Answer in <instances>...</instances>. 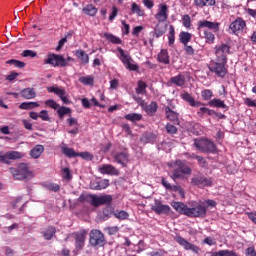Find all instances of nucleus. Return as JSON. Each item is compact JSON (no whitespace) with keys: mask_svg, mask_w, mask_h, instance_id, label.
<instances>
[{"mask_svg":"<svg viewBox=\"0 0 256 256\" xmlns=\"http://www.w3.org/2000/svg\"><path fill=\"white\" fill-rule=\"evenodd\" d=\"M173 209L180 213L181 215H186V217L194 218H205L207 217V208L217 207V202L215 200H205V201H192L189 203L190 207L185 205L183 202H172Z\"/></svg>","mask_w":256,"mask_h":256,"instance_id":"1","label":"nucleus"},{"mask_svg":"<svg viewBox=\"0 0 256 256\" xmlns=\"http://www.w3.org/2000/svg\"><path fill=\"white\" fill-rule=\"evenodd\" d=\"M219 25V22L200 20L197 27L200 39H204L208 45H213L215 43V33L219 31Z\"/></svg>","mask_w":256,"mask_h":256,"instance_id":"2","label":"nucleus"},{"mask_svg":"<svg viewBox=\"0 0 256 256\" xmlns=\"http://www.w3.org/2000/svg\"><path fill=\"white\" fill-rule=\"evenodd\" d=\"M80 203H89L92 207H101V205H111L113 203V196L95 194H82L79 197Z\"/></svg>","mask_w":256,"mask_h":256,"instance_id":"3","label":"nucleus"},{"mask_svg":"<svg viewBox=\"0 0 256 256\" xmlns=\"http://www.w3.org/2000/svg\"><path fill=\"white\" fill-rule=\"evenodd\" d=\"M10 173L16 181H23L33 177V172L29 170L27 163H20L16 168L10 167Z\"/></svg>","mask_w":256,"mask_h":256,"instance_id":"4","label":"nucleus"},{"mask_svg":"<svg viewBox=\"0 0 256 256\" xmlns=\"http://www.w3.org/2000/svg\"><path fill=\"white\" fill-rule=\"evenodd\" d=\"M192 170L185 162L176 160L174 164V170L171 178L175 181L176 179H185V175H191Z\"/></svg>","mask_w":256,"mask_h":256,"instance_id":"5","label":"nucleus"},{"mask_svg":"<svg viewBox=\"0 0 256 256\" xmlns=\"http://www.w3.org/2000/svg\"><path fill=\"white\" fill-rule=\"evenodd\" d=\"M87 230H80L68 235L67 239H74L75 240V249L76 251H82L85 247V241H87Z\"/></svg>","mask_w":256,"mask_h":256,"instance_id":"6","label":"nucleus"},{"mask_svg":"<svg viewBox=\"0 0 256 256\" xmlns=\"http://www.w3.org/2000/svg\"><path fill=\"white\" fill-rule=\"evenodd\" d=\"M209 70L214 73L216 77L223 79L227 73H229L227 68V62H219L217 60L212 61L209 65Z\"/></svg>","mask_w":256,"mask_h":256,"instance_id":"7","label":"nucleus"},{"mask_svg":"<svg viewBox=\"0 0 256 256\" xmlns=\"http://www.w3.org/2000/svg\"><path fill=\"white\" fill-rule=\"evenodd\" d=\"M194 145L201 153H215L217 149L213 141L205 138L195 140Z\"/></svg>","mask_w":256,"mask_h":256,"instance_id":"8","label":"nucleus"},{"mask_svg":"<svg viewBox=\"0 0 256 256\" xmlns=\"http://www.w3.org/2000/svg\"><path fill=\"white\" fill-rule=\"evenodd\" d=\"M216 60L219 62L227 63V56L231 55V46L227 44L217 45L214 48Z\"/></svg>","mask_w":256,"mask_h":256,"instance_id":"9","label":"nucleus"},{"mask_svg":"<svg viewBox=\"0 0 256 256\" xmlns=\"http://www.w3.org/2000/svg\"><path fill=\"white\" fill-rule=\"evenodd\" d=\"M117 51L119 53L118 57L120 61H122V63L126 65L127 69H129L130 71H137V69H139V66L137 64L132 63L133 58H131L128 53H125V50H123V48L118 47Z\"/></svg>","mask_w":256,"mask_h":256,"instance_id":"10","label":"nucleus"},{"mask_svg":"<svg viewBox=\"0 0 256 256\" xmlns=\"http://www.w3.org/2000/svg\"><path fill=\"white\" fill-rule=\"evenodd\" d=\"M89 243L92 247H103L105 245V235L97 229L92 230L90 232Z\"/></svg>","mask_w":256,"mask_h":256,"instance_id":"11","label":"nucleus"},{"mask_svg":"<svg viewBox=\"0 0 256 256\" xmlns=\"http://www.w3.org/2000/svg\"><path fill=\"white\" fill-rule=\"evenodd\" d=\"M174 240L176 241V243H178V245H181V247H183L186 251H192L196 255H199L201 251V248H199V246L191 244L189 241L185 240V238L181 236H176Z\"/></svg>","mask_w":256,"mask_h":256,"instance_id":"12","label":"nucleus"},{"mask_svg":"<svg viewBox=\"0 0 256 256\" xmlns=\"http://www.w3.org/2000/svg\"><path fill=\"white\" fill-rule=\"evenodd\" d=\"M48 65H53L54 67H65V58L63 55L48 54V58L44 60Z\"/></svg>","mask_w":256,"mask_h":256,"instance_id":"13","label":"nucleus"},{"mask_svg":"<svg viewBox=\"0 0 256 256\" xmlns=\"http://www.w3.org/2000/svg\"><path fill=\"white\" fill-rule=\"evenodd\" d=\"M155 19H157L159 23H165V21L169 19V6H167V4H160L158 6V12L155 15Z\"/></svg>","mask_w":256,"mask_h":256,"instance_id":"14","label":"nucleus"},{"mask_svg":"<svg viewBox=\"0 0 256 256\" xmlns=\"http://www.w3.org/2000/svg\"><path fill=\"white\" fill-rule=\"evenodd\" d=\"M161 183L163 187H165V189H167L168 191H174L175 193H178V195H180L181 199H185V189H183V187L179 185H171V183H169V181H167V179L165 178L161 179Z\"/></svg>","mask_w":256,"mask_h":256,"instance_id":"15","label":"nucleus"},{"mask_svg":"<svg viewBox=\"0 0 256 256\" xmlns=\"http://www.w3.org/2000/svg\"><path fill=\"white\" fill-rule=\"evenodd\" d=\"M246 25L247 24L242 18H237L230 24L229 29L234 35H239V33L245 29Z\"/></svg>","mask_w":256,"mask_h":256,"instance_id":"16","label":"nucleus"},{"mask_svg":"<svg viewBox=\"0 0 256 256\" xmlns=\"http://www.w3.org/2000/svg\"><path fill=\"white\" fill-rule=\"evenodd\" d=\"M45 105L47 107H50L51 109H54V111H57L60 119H63V117H65V106H60L59 104H57V102H55V100L53 99H49L45 101Z\"/></svg>","mask_w":256,"mask_h":256,"instance_id":"17","label":"nucleus"},{"mask_svg":"<svg viewBox=\"0 0 256 256\" xmlns=\"http://www.w3.org/2000/svg\"><path fill=\"white\" fill-rule=\"evenodd\" d=\"M98 171L102 175H119V170L111 164H103L99 166Z\"/></svg>","mask_w":256,"mask_h":256,"instance_id":"18","label":"nucleus"},{"mask_svg":"<svg viewBox=\"0 0 256 256\" xmlns=\"http://www.w3.org/2000/svg\"><path fill=\"white\" fill-rule=\"evenodd\" d=\"M67 131L70 135H77L79 133V122L76 118L69 117L67 119Z\"/></svg>","mask_w":256,"mask_h":256,"instance_id":"19","label":"nucleus"},{"mask_svg":"<svg viewBox=\"0 0 256 256\" xmlns=\"http://www.w3.org/2000/svg\"><path fill=\"white\" fill-rule=\"evenodd\" d=\"M191 183L197 187H209V185H211V180L205 176H195L192 178Z\"/></svg>","mask_w":256,"mask_h":256,"instance_id":"20","label":"nucleus"},{"mask_svg":"<svg viewBox=\"0 0 256 256\" xmlns=\"http://www.w3.org/2000/svg\"><path fill=\"white\" fill-rule=\"evenodd\" d=\"M152 209L158 215H161V213L167 214L169 211H171V207H169V205H163L159 200H155V204L152 206Z\"/></svg>","mask_w":256,"mask_h":256,"instance_id":"21","label":"nucleus"},{"mask_svg":"<svg viewBox=\"0 0 256 256\" xmlns=\"http://www.w3.org/2000/svg\"><path fill=\"white\" fill-rule=\"evenodd\" d=\"M114 160L116 161V163L126 166L127 163H129V153L118 152V153L114 154Z\"/></svg>","mask_w":256,"mask_h":256,"instance_id":"22","label":"nucleus"},{"mask_svg":"<svg viewBox=\"0 0 256 256\" xmlns=\"http://www.w3.org/2000/svg\"><path fill=\"white\" fill-rule=\"evenodd\" d=\"M142 109L146 111L149 117H153V115L157 113V109H159V106L157 105V102L152 101L150 104L145 103Z\"/></svg>","mask_w":256,"mask_h":256,"instance_id":"23","label":"nucleus"},{"mask_svg":"<svg viewBox=\"0 0 256 256\" xmlns=\"http://www.w3.org/2000/svg\"><path fill=\"white\" fill-rule=\"evenodd\" d=\"M181 97L184 101H187L191 107H201V102L195 101V98H193V96L188 92L182 94Z\"/></svg>","mask_w":256,"mask_h":256,"instance_id":"24","label":"nucleus"},{"mask_svg":"<svg viewBox=\"0 0 256 256\" xmlns=\"http://www.w3.org/2000/svg\"><path fill=\"white\" fill-rule=\"evenodd\" d=\"M43 151H45V147L41 144H38L31 149L30 156H32L33 159H39V157H41L43 154Z\"/></svg>","mask_w":256,"mask_h":256,"instance_id":"25","label":"nucleus"},{"mask_svg":"<svg viewBox=\"0 0 256 256\" xmlns=\"http://www.w3.org/2000/svg\"><path fill=\"white\" fill-rule=\"evenodd\" d=\"M21 97L23 99H35L37 97V93L33 88H25L20 92Z\"/></svg>","mask_w":256,"mask_h":256,"instance_id":"26","label":"nucleus"},{"mask_svg":"<svg viewBox=\"0 0 256 256\" xmlns=\"http://www.w3.org/2000/svg\"><path fill=\"white\" fill-rule=\"evenodd\" d=\"M165 115L168 121H179V114L173 110L169 106L165 107Z\"/></svg>","mask_w":256,"mask_h":256,"instance_id":"27","label":"nucleus"},{"mask_svg":"<svg viewBox=\"0 0 256 256\" xmlns=\"http://www.w3.org/2000/svg\"><path fill=\"white\" fill-rule=\"evenodd\" d=\"M169 83H172V85H176V87H183L185 85V76H183V74L174 76L170 78Z\"/></svg>","mask_w":256,"mask_h":256,"instance_id":"28","label":"nucleus"},{"mask_svg":"<svg viewBox=\"0 0 256 256\" xmlns=\"http://www.w3.org/2000/svg\"><path fill=\"white\" fill-rule=\"evenodd\" d=\"M47 91L49 93H55V95H58V97H60L61 101H63V103H65V91L59 87H48Z\"/></svg>","mask_w":256,"mask_h":256,"instance_id":"29","label":"nucleus"},{"mask_svg":"<svg viewBox=\"0 0 256 256\" xmlns=\"http://www.w3.org/2000/svg\"><path fill=\"white\" fill-rule=\"evenodd\" d=\"M76 57L79 59L82 65H87L89 63V54H86V52L83 50H77Z\"/></svg>","mask_w":256,"mask_h":256,"instance_id":"30","label":"nucleus"},{"mask_svg":"<svg viewBox=\"0 0 256 256\" xmlns=\"http://www.w3.org/2000/svg\"><path fill=\"white\" fill-rule=\"evenodd\" d=\"M209 107H218L220 109H227V104L221 100L214 98L208 102Z\"/></svg>","mask_w":256,"mask_h":256,"instance_id":"31","label":"nucleus"},{"mask_svg":"<svg viewBox=\"0 0 256 256\" xmlns=\"http://www.w3.org/2000/svg\"><path fill=\"white\" fill-rule=\"evenodd\" d=\"M159 63H164V65H169V52L167 50H161L158 54Z\"/></svg>","mask_w":256,"mask_h":256,"instance_id":"32","label":"nucleus"},{"mask_svg":"<svg viewBox=\"0 0 256 256\" xmlns=\"http://www.w3.org/2000/svg\"><path fill=\"white\" fill-rule=\"evenodd\" d=\"M137 95H145L147 93V83L143 80H139L136 87Z\"/></svg>","mask_w":256,"mask_h":256,"instance_id":"33","label":"nucleus"},{"mask_svg":"<svg viewBox=\"0 0 256 256\" xmlns=\"http://www.w3.org/2000/svg\"><path fill=\"white\" fill-rule=\"evenodd\" d=\"M57 233V230L53 226H49L44 232L43 237L46 239V241H51L53 239V236Z\"/></svg>","mask_w":256,"mask_h":256,"instance_id":"34","label":"nucleus"},{"mask_svg":"<svg viewBox=\"0 0 256 256\" xmlns=\"http://www.w3.org/2000/svg\"><path fill=\"white\" fill-rule=\"evenodd\" d=\"M83 13L90 17H95L97 15V8L93 4L87 5L83 8Z\"/></svg>","mask_w":256,"mask_h":256,"instance_id":"35","label":"nucleus"},{"mask_svg":"<svg viewBox=\"0 0 256 256\" xmlns=\"http://www.w3.org/2000/svg\"><path fill=\"white\" fill-rule=\"evenodd\" d=\"M191 38H192V35L189 32L183 31L179 34L180 43H182L185 46H187V43L191 41Z\"/></svg>","mask_w":256,"mask_h":256,"instance_id":"36","label":"nucleus"},{"mask_svg":"<svg viewBox=\"0 0 256 256\" xmlns=\"http://www.w3.org/2000/svg\"><path fill=\"white\" fill-rule=\"evenodd\" d=\"M109 187V181L107 179H103L97 182V186L92 185V189L95 191H101L102 189H107Z\"/></svg>","mask_w":256,"mask_h":256,"instance_id":"37","label":"nucleus"},{"mask_svg":"<svg viewBox=\"0 0 256 256\" xmlns=\"http://www.w3.org/2000/svg\"><path fill=\"white\" fill-rule=\"evenodd\" d=\"M37 107H39V104L37 102H23L19 106L20 109H23L25 111H29V110L35 109Z\"/></svg>","mask_w":256,"mask_h":256,"instance_id":"38","label":"nucleus"},{"mask_svg":"<svg viewBox=\"0 0 256 256\" xmlns=\"http://www.w3.org/2000/svg\"><path fill=\"white\" fill-rule=\"evenodd\" d=\"M79 82L82 83V85H91V86H93L95 84V78L91 75L82 76V77L79 78Z\"/></svg>","mask_w":256,"mask_h":256,"instance_id":"39","label":"nucleus"},{"mask_svg":"<svg viewBox=\"0 0 256 256\" xmlns=\"http://www.w3.org/2000/svg\"><path fill=\"white\" fill-rule=\"evenodd\" d=\"M125 119L127 121H132V123H137V121H141L143 119V115L137 114V113H131V114H127L125 116Z\"/></svg>","mask_w":256,"mask_h":256,"instance_id":"40","label":"nucleus"},{"mask_svg":"<svg viewBox=\"0 0 256 256\" xmlns=\"http://www.w3.org/2000/svg\"><path fill=\"white\" fill-rule=\"evenodd\" d=\"M104 37L107 39V41H110V43H113L114 45H121L122 43L121 38L114 36L113 34L106 33L104 34Z\"/></svg>","mask_w":256,"mask_h":256,"instance_id":"41","label":"nucleus"},{"mask_svg":"<svg viewBox=\"0 0 256 256\" xmlns=\"http://www.w3.org/2000/svg\"><path fill=\"white\" fill-rule=\"evenodd\" d=\"M131 11L138 15V17H143V15H145V10H143L137 3L132 4Z\"/></svg>","mask_w":256,"mask_h":256,"instance_id":"42","label":"nucleus"},{"mask_svg":"<svg viewBox=\"0 0 256 256\" xmlns=\"http://www.w3.org/2000/svg\"><path fill=\"white\" fill-rule=\"evenodd\" d=\"M201 97L203 101H211L213 98V91L210 89H205L201 92Z\"/></svg>","mask_w":256,"mask_h":256,"instance_id":"43","label":"nucleus"},{"mask_svg":"<svg viewBox=\"0 0 256 256\" xmlns=\"http://www.w3.org/2000/svg\"><path fill=\"white\" fill-rule=\"evenodd\" d=\"M6 63L7 65H13L14 67H17L18 69H23L25 67V62L15 59L8 60Z\"/></svg>","mask_w":256,"mask_h":256,"instance_id":"44","label":"nucleus"},{"mask_svg":"<svg viewBox=\"0 0 256 256\" xmlns=\"http://www.w3.org/2000/svg\"><path fill=\"white\" fill-rule=\"evenodd\" d=\"M168 40L169 45H173L175 43V27H173V25H171L169 28Z\"/></svg>","mask_w":256,"mask_h":256,"instance_id":"45","label":"nucleus"},{"mask_svg":"<svg viewBox=\"0 0 256 256\" xmlns=\"http://www.w3.org/2000/svg\"><path fill=\"white\" fill-rule=\"evenodd\" d=\"M182 24L186 29H191V16L185 14L182 16Z\"/></svg>","mask_w":256,"mask_h":256,"instance_id":"46","label":"nucleus"},{"mask_svg":"<svg viewBox=\"0 0 256 256\" xmlns=\"http://www.w3.org/2000/svg\"><path fill=\"white\" fill-rule=\"evenodd\" d=\"M13 209H17V207H21L20 211L25 207V203H23V198L18 197L15 199V201L12 203Z\"/></svg>","mask_w":256,"mask_h":256,"instance_id":"47","label":"nucleus"},{"mask_svg":"<svg viewBox=\"0 0 256 256\" xmlns=\"http://www.w3.org/2000/svg\"><path fill=\"white\" fill-rule=\"evenodd\" d=\"M44 187L48 191H54V193H57V191H59V189H61V187L58 184H55V183L45 184Z\"/></svg>","mask_w":256,"mask_h":256,"instance_id":"48","label":"nucleus"},{"mask_svg":"<svg viewBox=\"0 0 256 256\" xmlns=\"http://www.w3.org/2000/svg\"><path fill=\"white\" fill-rule=\"evenodd\" d=\"M65 155L66 157L69 158H75V157H79V152H76L75 150H73L72 148H65Z\"/></svg>","mask_w":256,"mask_h":256,"instance_id":"49","label":"nucleus"},{"mask_svg":"<svg viewBox=\"0 0 256 256\" xmlns=\"http://www.w3.org/2000/svg\"><path fill=\"white\" fill-rule=\"evenodd\" d=\"M22 157H23V154H21V152H17V151L8 152V158L11 160L21 159Z\"/></svg>","mask_w":256,"mask_h":256,"instance_id":"50","label":"nucleus"},{"mask_svg":"<svg viewBox=\"0 0 256 256\" xmlns=\"http://www.w3.org/2000/svg\"><path fill=\"white\" fill-rule=\"evenodd\" d=\"M163 35H165V30H163V28H160L159 25H157L154 28V37H163Z\"/></svg>","mask_w":256,"mask_h":256,"instance_id":"51","label":"nucleus"},{"mask_svg":"<svg viewBox=\"0 0 256 256\" xmlns=\"http://www.w3.org/2000/svg\"><path fill=\"white\" fill-rule=\"evenodd\" d=\"M122 33L123 35H129L131 26L125 22V20H122Z\"/></svg>","mask_w":256,"mask_h":256,"instance_id":"52","label":"nucleus"},{"mask_svg":"<svg viewBox=\"0 0 256 256\" xmlns=\"http://www.w3.org/2000/svg\"><path fill=\"white\" fill-rule=\"evenodd\" d=\"M106 231L108 235H117V233H119V227L117 226L108 227L106 228Z\"/></svg>","mask_w":256,"mask_h":256,"instance_id":"53","label":"nucleus"},{"mask_svg":"<svg viewBox=\"0 0 256 256\" xmlns=\"http://www.w3.org/2000/svg\"><path fill=\"white\" fill-rule=\"evenodd\" d=\"M118 14H119V9H117L116 6H113L112 12H111V14L109 16V21H114L115 17H117Z\"/></svg>","mask_w":256,"mask_h":256,"instance_id":"54","label":"nucleus"},{"mask_svg":"<svg viewBox=\"0 0 256 256\" xmlns=\"http://www.w3.org/2000/svg\"><path fill=\"white\" fill-rule=\"evenodd\" d=\"M22 55L23 57H37V52L33 50H24Z\"/></svg>","mask_w":256,"mask_h":256,"instance_id":"55","label":"nucleus"},{"mask_svg":"<svg viewBox=\"0 0 256 256\" xmlns=\"http://www.w3.org/2000/svg\"><path fill=\"white\" fill-rule=\"evenodd\" d=\"M166 131L168 133H171V135H175V133H177V127L171 125V124H167L166 125Z\"/></svg>","mask_w":256,"mask_h":256,"instance_id":"56","label":"nucleus"},{"mask_svg":"<svg viewBox=\"0 0 256 256\" xmlns=\"http://www.w3.org/2000/svg\"><path fill=\"white\" fill-rule=\"evenodd\" d=\"M39 117L42 119V121H49V113L47 110H42L39 114Z\"/></svg>","mask_w":256,"mask_h":256,"instance_id":"57","label":"nucleus"},{"mask_svg":"<svg viewBox=\"0 0 256 256\" xmlns=\"http://www.w3.org/2000/svg\"><path fill=\"white\" fill-rule=\"evenodd\" d=\"M19 77V73L11 72L9 75L6 76V81H15Z\"/></svg>","mask_w":256,"mask_h":256,"instance_id":"58","label":"nucleus"},{"mask_svg":"<svg viewBox=\"0 0 256 256\" xmlns=\"http://www.w3.org/2000/svg\"><path fill=\"white\" fill-rule=\"evenodd\" d=\"M143 26H136L134 27L133 31H132V35H134V37H139V33H141L143 31Z\"/></svg>","mask_w":256,"mask_h":256,"instance_id":"59","label":"nucleus"},{"mask_svg":"<svg viewBox=\"0 0 256 256\" xmlns=\"http://www.w3.org/2000/svg\"><path fill=\"white\" fill-rule=\"evenodd\" d=\"M78 157H81L82 159H87V160L93 159V156H91V153L89 152L78 153Z\"/></svg>","mask_w":256,"mask_h":256,"instance_id":"60","label":"nucleus"},{"mask_svg":"<svg viewBox=\"0 0 256 256\" xmlns=\"http://www.w3.org/2000/svg\"><path fill=\"white\" fill-rule=\"evenodd\" d=\"M245 105L248 107H256V100H252L251 98H246L244 100Z\"/></svg>","mask_w":256,"mask_h":256,"instance_id":"61","label":"nucleus"},{"mask_svg":"<svg viewBox=\"0 0 256 256\" xmlns=\"http://www.w3.org/2000/svg\"><path fill=\"white\" fill-rule=\"evenodd\" d=\"M115 217H117V219H127V217H129V214H127V212L125 211H120L115 214Z\"/></svg>","mask_w":256,"mask_h":256,"instance_id":"62","label":"nucleus"},{"mask_svg":"<svg viewBox=\"0 0 256 256\" xmlns=\"http://www.w3.org/2000/svg\"><path fill=\"white\" fill-rule=\"evenodd\" d=\"M194 6L198 9H203L205 7V0H194Z\"/></svg>","mask_w":256,"mask_h":256,"instance_id":"63","label":"nucleus"},{"mask_svg":"<svg viewBox=\"0 0 256 256\" xmlns=\"http://www.w3.org/2000/svg\"><path fill=\"white\" fill-rule=\"evenodd\" d=\"M246 256H256L255 248L254 247L247 248Z\"/></svg>","mask_w":256,"mask_h":256,"instance_id":"64","label":"nucleus"}]
</instances>
